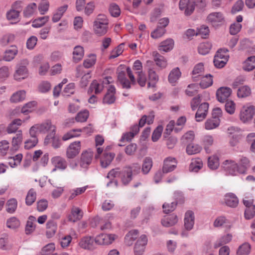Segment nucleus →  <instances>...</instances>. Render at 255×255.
Instances as JSON below:
<instances>
[{"label":"nucleus","instance_id":"obj_1","mask_svg":"<svg viewBox=\"0 0 255 255\" xmlns=\"http://www.w3.org/2000/svg\"><path fill=\"white\" fill-rule=\"evenodd\" d=\"M117 70L118 81L123 88L129 89L131 84H136L132 71L129 67L125 68L124 65H120Z\"/></svg>","mask_w":255,"mask_h":255},{"label":"nucleus","instance_id":"obj_2","mask_svg":"<svg viewBox=\"0 0 255 255\" xmlns=\"http://www.w3.org/2000/svg\"><path fill=\"white\" fill-rule=\"evenodd\" d=\"M221 167L226 174L232 176H236L239 174H245L243 167H239L238 163L234 160L227 159L223 161Z\"/></svg>","mask_w":255,"mask_h":255},{"label":"nucleus","instance_id":"obj_3","mask_svg":"<svg viewBox=\"0 0 255 255\" xmlns=\"http://www.w3.org/2000/svg\"><path fill=\"white\" fill-rule=\"evenodd\" d=\"M255 115V108L253 106L247 105L244 106L240 112V119L244 123L251 122Z\"/></svg>","mask_w":255,"mask_h":255},{"label":"nucleus","instance_id":"obj_4","mask_svg":"<svg viewBox=\"0 0 255 255\" xmlns=\"http://www.w3.org/2000/svg\"><path fill=\"white\" fill-rule=\"evenodd\" d=\"M148 243V238L146 235L143 234L137 239L133 247L134 255H142L145 250Z\"/></svg>","mask_w":255,"mask_h":255},{"label":"nucleus","instance_id":"obj_5","mask_svg":"<svg viewBox=\"0 0 255 255\" xmlns=\"http://www.w3.org/2000/svg\"><path fill=\"white\" fill-rule=\"evenodd\" d=\"M118 238L115 234L102 233L97 235L94 239L96 244L99 245H109Z\"/></svg>","mask_w":255,"mask_h":255},{"label":"nucleus","instance_id":"obj_6","mask_svg":"<svg viewBox=\"0 0 255 255\" xmlns=\"http://www.w3.org/2000/svg\"><path fill=\"white\" fill-rule=\"evenodd\" d=\"M207 20L214 27H217L224 23L225 16L221 12H214L208 15Z\"/></svg>","mask_w":255,"mask_h":255},{"label":"nucleus","instance_id":"obj_7","mask_svg":"<svg viewBox=\"0 0 255 255\" xmlns=\"http://www.w3.org/2000/svg\"><path fill=\"white\" fill-rule=\"evenodd\" d=\"M232 93V89L227 87L219 88L216 91V97L217 100L220 103H225L228 101V98Z\"/></svg>","mask_w":255,"mask_h":255},{"label":"nucleus","instance_id":"obj_8","mask_svg":"<svg viewBox=\"0 0 255 255\" xmlns=\"http://www.w3.org/2000/svg\"><path fill=\"white\" fill-rule=\"evenodd\" d=\"M28 71L24 65H17L15 67V73L13 75L14 79L20 81L28 77Z\"/></svg>","mask_w":255,"mask_h":255},{"label":"nucleus","instance_id":"obj_9","mask_svg":"<svg viewBox=\"0 0 255 255\" xmlns=\"http://www.w3.org/2000/svg\"><path fill=\"white\" fill-rule=\"evenodd\" d=\"M228 51L225 49L219 50L214 56V64H227L229 58Z\"/></svg>","mask_w":255,"mask_h":255},{"label":"nucleus","instance_id":"obj_10","mask_svg":"<svg viewBox=\"0 0 255 255\" xmlns=\"http://www.w3.org/2000/svg\"><path fill=\"white\" fill-rule=\"evenodd\" d=\"M51 161L52 165L54 166V168L52 170V172H54L56 170H64L67 166L66 161L61 156L53 157Z\"/></svg>","mask_w":255,"mask_h":255},{"label":"nucleus","instance_id":"obj_11","mask_svg":"<svg viewBox=\"0 0 255 255\" xmlns=\"http://www.w3.org/2000/svg\"><path fill=\"white\" fill-rule=\"evenodd\" d=\"M93 155V152L91 149L84 151L81 156L80 166L83 168H87L91 163Z\"/></svg>","mask_w":255,"mask_h":255},{"label":"nucleus","instance_id":"obj_12","mask_svg":"<svg viewBox=\"0 0 255 255\" xmlns=\"http://www.w3.org/2000/svg\"><path fill=\"white\" fill-rule=\"evenodd\" d=\"M39 133L48 134L53 133L56 131V127L53 125L50 120H46L43 123L37 124Z\"/></svg>","mask_w":255,"mask_h":255},{"label":"nucleus","instance_id":"obj_13","mask_svg":"<svg viewBox=\"0 0 255 255\" xmlns=\"http://www.w3.org/2000/svg\"><path fill=\"white\" fill-rule=\"evenodd\" d=\"M121 175L119 168L113 169L108 174L106 178L109 179V181L107 183L108 187H117L118 182L115 178Z\"/></svg>","mask_w":255,"mask_h":255},{"label":"nucleus","instance_id":"obj_14","mask_svg":"<svg viewBox=\"0 0 255 255\" xmlns=\"http://www.w3.org/2000/svg\"><path fill=\"white\" fill-rule=\"evenodd\" d=\"M195 224L194 213L192 211H187L184 218V227L186 230L191 231L193 229Z\"/></svg>","mask_w":255,"mask_h":255},{"label":"nucleus","instance_id":"obj_15","mask_svg":"<svg viewBox=\"0 0 255 255\" xmlns=\"http://www.w3.org/2000/svg\"><path fill=\"white\" fill-rule=\"evenodd\" d=\"M81 149V142L76 141L71 143L67 149V157L68 158H73L79 154Z\"/></svg>","mask_w":255,"mask_h":255},{"label":"nucleus","instance_id":"obj_16","mask_svg":"<svg viewBox=\"0 0 255 255\" xmlns=\"http://www.w3.org/2000/svg\"><path fill=\"white\" fill-rule=\"evenodd\" d=\"M179 7L181 10L184 11L186 15H190L194 10V4L190 0H180Z\"/></svg>","mask_w":255,"mask_h":255},{"label":"nucleus","instance_id":"obj_17","mask_svg":"<svg viewBox=\"0 0 255 255\" xmlns=\"http://www.w3.org/2000/svg\"><path fill=\"white\" fill-rule=\"evenodd\" d=\"M177 165V161L175 158L168 157L164 160L162 171L163 173H167L173 171Z\"/></svg>","mask_w":255,"mask_h":255},{"label":"nucleus","instance_id":"obj_18","mask_svg":"<svg viewBox=\"0 0 255 255\" xmlns=\"http://www.w3.org/2000/svg\"><path fill=\"white\" fill-rule=\"evenodd\" d=\"M142 65H133L132 71H134L138 75L137 83L141 87H144L146 82V78L145 74L142 72Z\"/></svg>","mask_w":255,"mask_h":255},{"label":"nucleus","instance_id":"obj_19","mask_svg":"<svg viewBox=\"0 0 255 255\" xmlns=\"http://www.w3.org/2000/svg\"><path fill=\"white\" fill-rule=\"evenodd\" d=\"M178 222L177 215L173 214L165 216L161 221L162 225L165 227H170L175 225Z\"/></svg>","mask_w":255,"mask_h":255},{"label":"nucleus","instance_id":"obj_20","mask_svg":"<svg viewBox=\"0 0 255 255\" xmlns=\"http://www.w3.org/2000/svg\"><path fill=\"white\" fill-rule=\"evenodd\" d=\"M116 88L114 86L111 85L108 89L107 93L103 98L104 104H111L114 103L116 100Z\"/></svg>","mask_w":255,"mask_h":255},{"label":"nucleus","instance_id":"obj_21","mask_svg":"<svg viewBox=\"0 0 255 255\" xmlns=\"http://www.w3.org/2000/svg\"><path fill=\"white\" fill-rule=\"evenodd\" d=\"M84 55V47L81 45H76L73 48L72 60L74 63L79 62Z\"/></svg>","mask_w":255,"mask_h":255},{"label":"nucleus","instance_id":"obj_22","mask_svg":"<svg viewBox=\"0 0 255 255\" xmlns=\"http://www.w3.org/2000/svg\"><path fill=\"white\" fill-rule=\"evenodd\" d=\"M45 144H51L54 148H58L61 145L60 140L58 137L55 135V132L53 133L48 134L44 140Z\"/></svg>","mask_w":255,"mask_h":255},{"label":"nucleus","instance_id":"obj_23","mask_svg":"<svg viewBox=\"0 0 255 255\" xmlns=\"http://www.w3.org/2000/svg\"><path fill=\"white\" fill-rule=\"evenodd\" d=\"M79 246L82 249L92 250L94 249V240L89 236L83 237L79 243Z\"/></svg>","mask_w":255,"mask_h":255},{"label":"nucleus","instance_id":"obj_24","mask_svg":"<svg viewBox=\"0 0 255 255\" xmlns=\"http://www.w3.org/2000/svg\"><path fill=\"white\" fill-rule=\"evenodd\" d=\"M37 5L35 2H31L28 4L23 9V16L29 18L37 13Z\"/></svg>","mask_w":255,"mask_h":255},{"label":"nucleus","instance_id":"obj_25","mask_svg":"<svg viewBox=\"0 0 255 255\" xmlns=\"http://www.w3.org/2000/svg\"><path fill=\"white\" fill-rule=\"evenodd\" d=\"M26 98V91L24 90L17 91L11 96L10 102L12 103H17L25 100Z\"/></svg>","mask_w":255,"mask_h":255},{"label":"nucleus","instance_id":"obj_26","mask_svg":"<svg viewBox=\"0 0 255 255\" xmlns=\"http://www.w3.org/2000/svg\"><path fill=\"white\" fill-rule=\"evenodd\" d=\"M50 82L47 80H41L37 85V91L41 94H46L50 91L51 89Z\"/></svg>","mask_w":255,"mask_h":255},{"label":"nucleus","instance_id":"obj_27","mask_svg":"<svg viewBox=\"0 0 255 255\" xmlns=\"http://www.w3.org/2000/svg\"><path fill=\"white\" fill-rule=\"evenodd\" d=\"M108 25L109 24L94 22L93 29L95 33L99 36L106 34L108 31Z\"/></svg>","mask_w":255,"mask_h":255},{"label":"nucleus","instance_id":"obj_28","mask_svg":"<svg viewBox=\"0 0 255 255\" xmlns=\"http://www.w3.org/2000/svg\"><path fill=\"white\" fill-rule=\"evenodd\" d=\"M23 139V135L21 130L17 131L16 134L12 138L11 149L13 150H17L21 144Z\"/></svg>","mask_w":255,"mask_h":255},{"label":"nucleus","instance_id":"obj_29","mask_svg":"<svg viewBox=\"0 0 255 255\" xmlns=\"http://www.w3.org/2000/svg\"><path fill=\"white\" fill-rule=\"evenodd\" d=\"M115 156V154L114 153L105 152L100 160L102 167H107L111 164Z\"/></svg>","mask_w":255,"mask_h":255},{"label":"nucleus","instance_id":"obj_30","mask_svg":"<svg viewBox=\"0 0 255 255\" xmlns=\"http://www.w3.org/2000/svg\"><path fill=\"white\" fill-rule=\"evenodd\" d=\"M174 41L168 38L161 42L159 45L158 50L161 52H167L171 50L174 47Z\"/></svg>","mask_w":255,"mask_h":255},{"label":"nucleus","instance_id":"obj_31","mask_svg":"<svg viewBox=\"0 0 255 255\" xmlns=\"http://www.w3.org/2000/svg\"><path fill=\"white\" fill-rule=\"evenodd\" d=\"M213 225L216 228H230L231 224L229 221L224 216L218 217L214 221Z\"/></svg>","mask_w":255,"mask_h":255},{"label":"nucleus","instance_id":"obj_32","mask_svg":"<svg viewBox=\"0 0 255 255\" xmlns=\"http://www.w3.org/2000/svg\"><path fill=\"white\" fill-rule=\"evenodd\" d=\"M225 202L227 206L231 207H235L238 205L239 200L236 195L229 193L225 195Z\"/></svg>","mask_w":255,"mask_h":255},{"label":"nucleus","instance_id":"obj_33","mask_svg":"<svg viewBox=\"0 0 255 255\" xmlns=\"http://www.w3.org/2000/svg\"><path fill=\"white\" fill-rule=\"evenodd\" d=\"M203 162L199 158H193L191 160L189 165V171L193 172H198L203 167Z\"/></svg>","mask_w":255,"mask_h":255},{"label":"nucleus","instance_id":"obj_34","mask_svg":"<svg viewBox=\"0 0 255 255\" xmlns=\"http://www.w3.org/2000/svg\"><path fill=\"white\" fill-rule=\"evenodd\" d=\"M83 213L82 211L76 207H73L71 210V213L68 216V220L72 222H75L82 218Z\"/></svg>","mask_w":255,"mask_h":255},{"label":"nucleus","instance_id":"obj_35","mask_svg":"<svg viewBox=\"0 0 255 255\" xmlns=\"http://www.w3.org/2000/svg\"><path fill=\"white\" fill-rule=\"evenodd\" d=\"M220 124V119L211 118L207 119L205 124V128L206 130H212L218 128Z\"/></svg>","mask_w":255,"mask_h":255},{"label":"nucleus","instance_id":"obj_36","mask_svg":"<svg viewBox=\"0 0 255 255\" xmlns=\"http://www.w3.org/2000/svg\"><path fill=\"white\" fill-rule=\"evenodd\" d=\"M133 175L130 172V169L125 168L121 172V178L122 183L127 185L132 180Z\"/></svg>","mask_w":255,"mask_h":255},{"label":"nucleus","instance_id":"obj_37","mask_svg":"<svg viewBox=\"0 0 255 255\" xmlns=\"http://www.w3.org/2000/svg\"><path fill=\"white\" fill-rule=\"evenodd\" d=\"M138 231L137 230H132L128 232L125 238V242L128 246L132 245L133 242L137 239Z\"/></svg>","mask_w":255,"mask_h":255},{"label":"nucleus","instance_id":"obj_38","mask_svg":"<svg viewBox=\"0 0 255 255\" xmlns=\"http://www.w3.org/2000/svg\"><path fill=\"white\" fill-rule=\"evenodd\" d=\"M233 236L230 234H227L219 238L214 243V248H218L223 245L229 243L232 240Z\"/></svg>","mask_w":255,"mask_h":255},{"label":"nucleus","instance_id":"obj_39","mask_svg":"<svg viewBox=\"0 0 255 255\" xmlns=\"http://www.w3.org/2000/svg\"><path fill=\"white\" fill-rule=\"evenodd\" d=\"M104 85L101 84V81L94 80L91 84L88 92H94L96 94L100 93L103 90Z\"/></svg>","mask_w":255,"mask_h":255},{"label":"nucleus","instance_id":"obj_40","mask_svg":"<svg viewBox=\"0 0 255 255\" xmlns=\"http://www.w3.org/2000/svg\"><path fill=\"white\" fill-rule=\"evenodd\" d=\"M204 71V65H196L192 71V78L197 81L202 77Z\"/></svg>","mask_w":255,"mask_h":255},{"label":"nucleus","instance_id":"obj_41","mask_svg":"<svg viewBox=\"0 0 255 255\" xmlns=\"http://www.w3.org/2000/svg\"><path fill=\"white\" fill-rule=\"evenodd\" d=\"M181 75V73L179 69L177 67L173 69L169 73L168 76V81L170 83L174 85L178 80Z\"/></svg>","mask_w":255,"mask_h":255},{"label":"nucleus","instance_id":"obj_42","mask_svg":"<svg viewBox=\"0 0 255 255\" xmlns=\"http://www.w3.org/2000/svg\"><path fill=\"white\" fill-rule=\"evenodd\" d=\"M17 53V49L16 46H12L11 47L6 50L3 56V60L5 61H10L12 60Z\"/></svg>","mask_w":255,"mask_h":255},{"label":"nucleus","instance_id":"obj_43","mask_svg":"<svg viewBox=\"0 0 255 255\" xmlns=\"http://www.w3.org/2000/svg\"><path fill=\"white\" fill-rule=\"evenodd\" d=\"M251 89L248 86L240 87L237 91V96L239 98H245L251 95Z\"/></svg>","mask_w":255,"mask_h":255},{"label":"nucleus","instance_id":"obj_44","mask_svg":"<svg viewBox=\"0 0 255 255\" xmlns=\"http://www.w3.org/2000/svg\"><path fill=\"white\" fill-rule=\"evenodd\" d=\"M36 222V218L33 216H30L27 221L25 227V233L27 235L32 233L35 229V222Z\"/></svg>","mask_w":255,"mask_h":255},{"label":"nucleus","instance_id":"obj_45","mask_svg":"<svg viewBox=\"0 0 255 255\" xmlns=\"http://www.w3.org/2000/svg\"><path fill=\"white\" fill-rule=\"evenodd\" d=\"M22 124V121L17 119L14 120L7 127L6 131L8 133L10 134L15 132L18 127Z\"/></svg>","mask_w":255,"mask_h":255},{"label":"nucleus","instance_id":"obj_46","mask_svg":"<svg viewBox=\"0 0 255 255\" xmlns=\"http://www.w3.org/2000/svg\"><path fill=\"white\" fill-rule=\"evenodd\" d=\"M201 79L200 85L203 89L207 88L213 84V78L211 74H207L200 78Z\"/></svg>","mask_w":255,"mask_h":255},{"label":"nucleus","instance_id":"obj_47","mask_svg":"<svg viewBox=\"0 0 255 255\" xmlns=\"http://www.w3.org/2000/svg\"><path fill=\"white\" fill-rule=\"evenodd\" d=\"M220 165L219 157L216 155H212L208 157V166L211 170L217 169Z\"/></svg>","mask_w":255,"mask_h":255},{"label":"nucleus","instance_id":"obj_48","mask_svg":"<svg viewBox=\"0 0 255 255\" xmlns=\"http://www.w3.org/2000/svg\"><path fill=\"white\" fill-rule=\"evenodd\" d=\"M36 192L33 188L30 189L27 192L25 198V203L27 206L31 205L36 200Z\"/></svg>","mask_w":255,"mask_h":255},{"label":"nucleus","instance_id":"obj_49","mask_svg":"<svg viewBox=\"0 0 255 255\" xmlns=\"http://www.w3.org/2000/svg\"><path fill=\"white\" fill-rule=\"evenodd\" d=\"M81 130L80 128L72 129L63 135L62 139L66 141L72 138L79 136L81 134Z\"/></svg>","mask_w":255,"mask_h":255},{"label":"nucleus","instance_id":"obj_50","mask_svg":"<svg viewBox=\"0 0 255 255\" xmlns=\"http://www.w3.org/2000/svg\"><path fill=\"white\" fill-rule=\"evenodd\" d=\"M202 147L198 144L190 143L186 147V152L189 155L197 154L201 151Z\"/></svg>","mask_w":255,"mask_h":255},{"label":"nucleus","instance_id":"obj_51","mask_svg":"<svg viewBox=\"0 0 255 255\" xmlns=\"http://www.w3.org/2000/svg\"><path fill=\"white\" fill-rule=\"evenodd\" d=\"M148 78V87H154L158 80V77L155 72L151 69L149 70Z\"/></svg>","mask_w":255,"mask_h":255},{"label":"nucleus","instance_id":"obj_52","mask_svg":"<svg viewBox=\"0 0 255 255\" xmlns=\"http://www.w3.org/2000/svg\"><path fill=\"white\" fill-rule=\"evenodd\" d=\"M46 228L47 229L46 234L49 237L53 236L55 234L57 230V226L56 223L53 221H49L46 223Z\"/></svg>","mask_w":255,"mask_h":255},{"label":"nucleus","instance_id":"obj_53","mask_svg":"<svg viewBox=\"0 0 255 255\" xmlns=\"http://www.w3.org/2000/svg\"><path fill=\"white\" fill-rule=\"evenodd\" d=\"M212 47V44L210 42H203L200 44L198 46V52L202 55L208 54Z\"/></svg>","mask_w":255,"mask_h":255},{"label":"nucleus","instance_id":"obj_54","mask_svg":"<svg viewBox=\"0 0 255 255\" xmlns=\"http://www.w3.org/2000/svg\"><path fill=\"white\" fill-rule=\"evenodd\" d=\"M17 202L14 198L8 200L6 203V211L10 214L13 213L17 208Z\"/></svg>","mask_w":255,"mask_h":255},{"label":"nucleus","instance_id":"obj_55","mask_svg":"<svg viewBox=\"0 0 255 255\" xmlns=\"http://www.w3.org/2000/svg\"><path fill=\"white\" fill-rule=\"evenodd\" d=\"M20 224V221L15 217L10 218L6 221V227L12 230L18 228Z\"/></svg>","mask_w":255,"mask_h":255},{"label":"nucleus","instance_id":"obj_56","mask_svg":"<svg viewBox=\"0 0 255 255\" xmlns=\"http://www.w3.org/2000/svg\"><path fill=\"white\" fill-rule=\"evenodd\" d=\"M49 19L48 16H44L35 19L32 22V26L35 28L41 27Z\"/></svg>","mask_w":255,"mask_h":255},{"label":"nucleus","instance_id":"obj_57","mask_svg":"<svg viewBox=\"0 0 255 255\" xmlns=\"http://www.w3.org/2000/svg\"><path fill=\"white\" fill-rule=\"evenodd\" d=\"M251 245L245 243L240 246L237 251L238 255H249L250 253Z\"/></svg>","mask_w":255,"mask_h":255},{"label":"nucleus","instance_id":"obj_58","mask_svg":"<svg viewBox=\"0 0 255 255\" xmlns=\"http://www.w3.org/2000/svg\"><path fill=\"white\" fill-rule=\"evenodd\" d=\"M49 2L47 0H42L37 6L40 13L42 15L45 14L49 9Z\"/></svg>","mask_w":255,"mask_h":255},{"label":"nucleus","instance_id":"obj_59","mask_svg":"<svg viewBox=\"0 0 255 255\" xmlns=\"http://www.w3.org/2000/svg\"><path fill=\"white\" fill-rule=\"evenodd\" d=\"M152 166V161L150 158L146 157L142 164V171L146 174L149 172Z\"/></svg>","mask_w":255,"mask_h":255},{"label":"nucleus","instance_id":"obj_60","mask_svg":"<svg viewBox=\"0 0 255 255\" xmlns=\"http://www.w3.org/2000/svg\"><path fill=\"white\" fill-rule=\"evenodd\" d=\"M175 123L174 121L171 120L166 126L165 129V133L169 135L174 130L175 132H178L181 130L182 128L175 127Z\"/></svg>","mask_w":255,"mask_h":255},{"label":"nucleus","instance_id":"obj_61","mask_svg":"<svg viewBox=\"0 0 255 255\" xmlns=\"http://www.w3.org/2000/svg\"><path fill=\"white\" fill-rule=\"evenodd\" d=\"M37 103L36 101H33L29 102L25 104L21 109V113L27 114L32 111L33 109L36 106Z\"/></svg>","mask_w":255,"mask_h":255},{"label":"nucleus","instance_id":"obj_62","mask_svg":"<svg viewBox=\"0 0 255 255\" xmlns=\"http://www.w3.org/2000/svg\"><path fill=\"white\" fill-rule=\"evenodd\" d=\"M55 250V246L54 243H49L45 246L41 250V255H49Z\"/></svg>","mask_w":255,"mask_h":255},{"label":"nucleus","instance_id":"obj_63","mask_svg":"<svg viewBox=\"0 0 255 255\" xmlns=\"http://www.w3.org/2000/svg\"><path fill=\"white\" fill-rule=\"evenodd\" d=\"M225 102V107L226 111L230 115L234 114L236 108L235 103L232 100H228Z\"/></svg>","mask_w":255,"mask_h":255},{"label":"nucleus","instance_id":"obj_64","mask_svg":"<svg viewBox=\"0 0 255 255\" xmlns=\"http://www.w3.org/2000/svg\"><path fill=\"white\" fill-rule=\"evenodd\" d=\"M246 138L247 142L251 144V150L255 153V133L248 134Z\"/></svg>","mask_w":255,"mask_h":255}]
</instances>
